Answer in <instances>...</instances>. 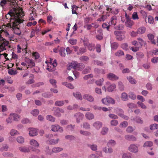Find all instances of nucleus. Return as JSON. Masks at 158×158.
Here are the masks:
<instances>
[{
  "label": "nucleus",
  "mask_w": 158,
  "mask_h": 158,
  "mask_svg": "<svg viewBox=\"0 0 158 158\" xmlns=\"http://www.w3.org/2000/svg\"><path fill=\"white\" fill-rule=\"evenodd\" d=\"M15 16L14 15L11 16L12 19H11V23H12V27L11 29L16 34L19 35L21 34V31L20 28V24L24 21L22 18H18L17 15Z\"/></svg>",
  "instance_id": "1"
},
{
  "label": "nucleus",
  "mask_w": 158,
  "mask_h": 158,
  "mask_svg": "<svg viewBox=\"0 0 158 158\" xmlns=\"http://www.w3.org/2000/svg\"><path fill=\"white\" fill-rule=\"evenodd\" d=\"M17 15L18 18H23L25 15L24 12L23 10V9L19 7L18 8H13V10H10L8 13L6 15V19L10 17V23L7 24V27H9L10 28H12V23H11V19H12L11 16L14 15L16 17L15 15Z\"/></svg>",
  "instance_id": "2"
},
{
  "label": "nucleus",
  "mask_w": 158,
  "mask_h": 158,
  "mask_svg": "<svg viewBox=\"0 0 158 158\" xmlns=\"http://www.w3.org/2000/svg\"><path fill=\"white\" fill-rule=\"evenodd\" d=\"M29 143L32 146L31 148L32 151L37 153H39L40 152V150L36 148L39 146V144L36 140L33 139H31L30 140Z\"/></svg>",
  "instance_id": "3"
},
{
  "label": "nucleus",
  "mask_w": 158,
  "mask_h": 158,
  "mask_svg": "<svg viewBox=\"0 0 158 158\" xmlns=\"http://www.w3.org/2000/svg\"><path fill=\"white\" fill-rule=\"evenodd\" d=\"M9 44V41L2 37L0 34V52L6 50V47Z\"/></svg>",
  "instance_id": "4"
},
{
  "label": "nucleus",
  "mask_w": 158,
  "mask_h": 158,
  "mask_svg": "<svg viewBox=\"0 0 158 158\" xmlns=\"http://www.w3.org/2000/svg\"><path fill=\"white\" fill-rule=\"evenodd\" d=\"M125 31H115L114 34L116 36V39L119 41H121L125 38Z\"/></svg>",
  "instance_id": "5"
},
{
  "label": "nucleus",
  "mask_w": 158,
  "mask_h": 158,
  "mask_svg": "<svg viewBox=\"0 0 158 158\" xmlns=\"http://www.w3.org/2000/svg\"><path fill=\"white\" fill-rule=\"evenodd\" d=\"M102 102L103 104L106 105H107L108 104H114L115 103L114 100L112 98L109 97L102 98Z\"/></svg>",
  "instance_id": "6"
},
{
  "label": "nucleus",
  "mask_w": 158,
  "mask_h": 158,
  "mask_svg": "<svg viewBox=\"0 0 158 158\" xmlns=\"http://www.w3.org/2000/svg\"><path fill=\"white\" fill-rule=\"evenodd\" d=\"M50 128L51 130L54 132L59 131L60 132H62L63 131V128L57 124L51 125Z\"/></svg>",
  "instance_id": "7"
},
{
  "label": "nucleus",
  "mask_w": 158,
  "mask_h": 158,
  "mask_svg": "<svg viewBox=\"0 0 158 158\" xmlns=\"http://www.w3.org/2000/svg\"><path fill=\"white\" fill-rule=\"evenodd\" d=\"M74 64H73L72 66L74 69L81 70L85 67L84 65L82 63L77 64L75 62H74Z\"/></svg>",
  "instance_id": "8"
},
{
  "label": "nucleus",
  "mask_w": 158,
  "mask_h": 158,
  "mask_svg": "<svg viewBox=\"0 0 158 158\" xmlns=\"http://www.w3.org/2000/svg\"><path fill=\"white\" fill-rule=\"evenodd\" d=\"M74 116L76 118V122L78 123H79L80 122L81 120L83 119L84 115L78 112L74 114Z\"/></svg>",
  "instance_id": "9"
},
{
  "label": "nucleus",
  "mask_w": 158,
  "mask_h": 158,
  "mask_svg": "<svg viewBox=\"0 0 158 158\" xmlns=\"http://www.w3.org/2000/svg\"><path fill=\"white\" fill-rule=\"evenodd\" d=\"M129 150L131 152L137 153L138 151V147L134 144H131L129 147Z\"/></svg>",
  "instance_id": "10"
},
{
  "label": "nucleus",
  "mask_w": 158,
  "mask_h": 158,
  "mask_svg": "<svg viewBox=\"0 0 158 158\" xmlns=\"http://www.w3.org/2000/svg\"><path fill=\"white\" fill-rule=\"evenodd\" d=\"M107 77L109 80H117L118 79V76L112 73H109L107 74Z\"/></svg>",
  "instance_id": "11"
},
{
  "label": "nucleus",
  "mask_w": 158,
  "mask_h": 158,
  "mask_svg": "<svg viewBox=\"0 0 158 158\" xmlns=\"http://www.w3.org/2000/svg\"><path fill=\"white\" fill-rule=\"evenodd\" d=\"M86 40H87V39H86V41H85V40H84V45L87 46L88 49L89 51H94L95 49L94 45L92 44H87L86 42Z\"/></svg>",
  "instance_id": "12"
},
{
  "label": "nucleus",
  "mask_w": 158,
  "mask_h": 158,
  "mask_svg": "<svg viewBox=\"0 0 158 158\" xmlns=\"http://www.w3.org/2000/svg\"><path fill=\"white\" fill-rule=\"evenodd\" d=\"M106 85H109L107 88V90L109 92H112L116 87L115 84H112L110 85V83L109 82H107L106 83Z\"/></svg>",
  "instance_id": "13"
},
{
  "label": "nucleus",
  "mask_w": 158,
  "mask_h": 158,
  "mask_svg": "<svg viewBox=\"0 0 158 158\" xmlns=\"http://www.w3.org/2000/svg\"><path fill=\"white\" fill-rule=\"evenodd\" d=\"M64 110L61 108H57L54 112V115L56 116L59 117L61 115V113H63Z\"/></svg>",
  "instance_id": "14"
},
{
  "label": "nucleus",
  "mask_w": 158,
  "mask_h": 158,
  "mask_svg": "<svg viewBox=\"0 0 158 158\" xmlns=\"http://www.w3.org/2000/svg\"><path fill=\"white\" fill-rule=\"evenodd\" d=\"M25 61L27 64L28 68H32L34 67L35 65V63L32 60H30L27 58L26 59Z\"/></svg>",
  "instance_id": "15"
},
{
  "label": "nucleus",
  "mask_w": 158,
  "mask_h": 158,
  "mask_svg": "<svg viewBox=\"0 0 158 158\" xmlns=\"http://www.w3.org/2000/svg\"><path fill=\"white\" fill-rule=\"evenodd\" d=\"M83 97L84 99H85L90 102H93L94 100L93 97L89 94H85L83 96Z\"/></svg>",
  "instance_id": "16"
},
{
  "label": "nucleus",
  "mask_w": 158,
  "mask_h": 158,
  "mask_svg": "<svg viewBox=\"0 0 158 158\" xmlns=\"http://www.w3.org/2000/svg\"><path fill=\"white\" fill-rule=\"evenodd\" d=\"M93 125L96 129L99 130L102 127V122L97 121L94 122Z\"/></svg>",
  "instance_id": "17"
},
{
  "label": "nucleus",
  "mask_w": 158,
  "mask_h": 158,
  "mask_svg": "<svg viewBox=\"0 0 158 158\" xmlns=\"http://www.w3.org/2000/svg\"><path fill=\"white\" fill-rule=\"evenodd\" d=\"M38 131L37 130L34 128L30 129L29 132V135L30 136H34L38 134Z\"/></svg>",
  "instance_id": "18"
},
{
  "label": "nucleus",
  "mask_w": 158,
  "mask_h": 158,
  "mask_svg": "<svg viewBox=\"0 0 158 158\" xmlns=\"http://www.w3.org/2000/svg\"><path fill=\"white\" fill-rule=\"evenodd\" d=\"M125 139L128 141H134L136 140V138L133 135H127L125 136Z\"/></svg>",
  "instance_id": "19"
},
{
  "label": "nucleus",
  "mask_w": 158,
  "mask_h": 158,
  "mask_svg": "<svg viewBox=\"0 0 158 158\" xmlns=\"http://www.w3.org/2000/svg\"><path fill=\"white\" fill-rule=\"evenodd\" d=\"M134 23L133 21L131 20L130 18H128L127 19H126V21L125 22L126 26L130 28L134 25Z\"/></svg>",
  "instance_id": "20"
},
{
  "label": "nucleus",
  "mask_w": 158,
  "mask_h": 158,
  "mask_svg": "<svg viewBox=\"0 0 158 158\" xmlns=\"http://www.w3.org/2000/svg\"><path fill=\"white\" fill-rule=\"evenodd\" d=\"M106 10L107 11L109 12H111V13L115 15L118 14L119 12L118 9L114 8L112 9L107 7L106 8Z\"/></svg>",
  "instance_id": "21"
},
{
  "label": "nucleus",
  "mask_w": 158,
  "mask_h": 158,
  "mask_svg": "<svg viewBox=\"0 0 158 158\" xmlns=\"http://www.w3.org/2000/svg\"><path fill=\"white\" fill-rule=\"evenodd\" d=\"M19 150L23 152H30L29 148L26 146H21L19 147Z\"/></svg>",
  "instance_id": "22"
},
{
  "label": "nucleus",
  "mask_w": 158,
  "mask_h": 158,
  "mask_svg": "<svg viewBox=\"0 0 158 158\" xmlns=\"http://www.w3.org/2000/svg\"><path fill=\"white\" fill-rule=\"evenodd\" d=\"M10 115L13 119V120L16 121L19 120L20 116L18 114L15 113H11L10 114Z\"/></svg>",
  "instance_id": "23"
},
{
  "label": "nucleus",
  "mask_w": 158,
  "mask_h": 158,
  "mask_svg": "<svg viewBox=\"0 0 158 158\" xmlns=\"http://www.w3.org/2000/svg\"><path fill=\"white\" fill-rule=\"evenodd\" d=\"M117 23V17L114 16L111 17L110 21V24L111 25L115 26Z\"/></svg>",
  "instance_id": "24"
},
{
  "label": "nucleus",
  "mask_w": 158,
  "mask_h": 158,
  "mask_svg": "<svg viewBox=\"0 0 158 158\" xmlns=\"http://www.w3.org/2000/svg\"><path fill=\"white\" fill-rule=\"evenodd\" d=\"M23 1V0H12V1L10 3V5L12 7L13 6L14 7V8H15V7L17 6H18V4L17 2H18V1ZM19 7L22 8L21 7H20L19 6L16 7V8H18Z\"/></svg>",
  "instance_id": "25"
},
{
  "label": "nucleus",
  "mask_w": 158,
  "mask_h": 158,
  "mask_svg": "<svg viewBox=\"0 0 158 158\" xmlns=\"http://www.w3.org/2000/svg\"><path fill=\"white\" fill-rule=\"evenodd\" d=\"M85 117L89 120L92 119L94 118V115L90 112H87L85 114Z\"/></svg>",
  "instance_id": "26"
},
{
  "label": "nucleus",
  "mask_w": 158,
  "mask_h": 158,
  "mask_svg": "<svg viewBox=\"0 0 158 158\" xmlns=\"http://www.w3.org/2000/svg\"><path fill=\"white\" fill-rule=\"evenodd\" d=\"M102 150L103 152L106 153H111L113 152V150L112 148H107L106 147L103 148Z\"/></svg>",
  "instance_id": "27"
},
{
  "label": "nucleus",
  "mask_w": 158,
  "mask_h": 158,
  "mask_svg": "<svg viewBox=\"0 0 158 158\" xmlns=\"http://www.w3.org/2000/svg\"><path fill=\"white\" fill-rule=\"evenodd\" d=\"M110 26V24L108 22L104 23L102 25V27L104 29H106L108 31L109 30Z\"/></svg>",
  "instance_id": "28"
},
{
  "label": "nucleus",
  "mask_w": 158,
  "mask_h": 158,
  "mask_svg": "<svg viewBox=\"0 0 158 158\" xmlns=\"http://www.w3.org/2000/svg\"><path fill=\"white\" fill-rule=\"evenodd\" d=\"M98 32L99 33V35H97L96 36V38L99 40H101L102 39V31L101 29H98Z\"/></svg>",
  "instance_id": "29"
},
{
  "label": "nucleus",
  "mask_w": 158,
  "mask_h": 158,
  "mask_svg": "<svg viewBox=\"0 0 158 158\" xmlns=\"http://www.w3.org/2000/svg\"><path fill=\"white\" fill-rule=\"evenodd\" d=\"M94 72L98 74H104L105 73V71L103 69H99L98 68H95L94 69Z\"/></svg>",
  "instance_id": "30"
},
{
  "label": "nucleus",
  "mask_w": 158,
  "mask_h": 158,
  "mask_svg": "<svg viewBox=\"0 0 158 158\" xmlns=\"http://www.w3.org/2000/svg\"><path fill=\"white\" fill-rule=\"evenodd\" d=\"M128 95L127 93L125 92L123 93L121 96V98L123 101H126L128 100Z\"/></svg>",
  "instance_id": "31"
},
{
  "label": "nucleus",
  "mask_w": 158,
  "mask_h": 158,
  "mask_svg": "<svg viewBox=\"0 0 158 158\" xmlns=\"http://www.w3.org/2000/svg\"><path fill=\"white\" fill-rule=\"evenodd\" d=\"M60 54L63 57H64L65 56L66 54L65 52V48L64 47H60L59 49Z\"/></svg>",
  "instance_id": "32"
},
{
  "label": "nucleus",
  "mask_w": 158,
  "mask_h": 158,
  "mask_svg": "<svg viewBox=\"0 0 158 158\" xmlns=\"http://www.w3.org/2000/svg\"><path fill=\"white\" fill-rule=\"evenodd\" d=\"M109 129L107 127H103L101 131V133L102 135H104L107 134L108 131Z\"/></svg>",
  "instance_id": "33"
},
{
  "label": "nucleus",
  "mask_w": 158,
  "mask_h": 158,
  "mask_svg": "<svg viewBox=\"0 0 158 158\" xmlns=\"http://www.w3.org/2000/svg\"><path fill=\"white\" fill-rule=\"evenodd\" d=\"M59 140V139H51L48 141L47 142L50 144L54 145L57 143Z\"/></svg>",
  "instance_id": "34"
},
{
  "label": "nucleus",
  "mask_w": 158,
  "mask_h": 158,
  "mask_svg": "<svg viewBox=\"0 0 158 158\" xmlns=\"http://www.w3.org/2000/svg\"><path fill=\"white\" fill-rule=\"evenodd\" d=\"M63 150V148L60 147H54L52 150V153H53L59 152Z\"/></svg>",
  "instance_id": "35"
},
{
  "label": "nucleus",
  "mask_w": 158,
  "mask_h": 158,
  "mask_svg": "<svg viewBox=\"0 0 158 158\" xmlns=\"http://www.w3.org/2000/svg\"><path fill=\"white\" fill-rule=\"evenodd\" d=\"M62 84L65 86L66 87L70 89H73L74 88V86L70 83L66 82H63Z\"/></svg>",
  "instance_id": "36"
},
{
  "label": "nucleus",
  "mask_w": 158,
  "mask_h": 158,
  "mask_svg": "<svg viewBox=\"0 0 158 158\" xmlns=\"http://www.w3.org/2000/svg\"><path fill=\"white\" fill-rule=\"evenodd\" d=\"M146 31V28L144 27H140L137 30L138 34H141L144 33Z\"/></svg>",
  "instance_id": "37"
},
{
  "label": "nucleus",
  "mask_w": 158,
  "mask_h": 158,
  "mask_svg": "<svg viewBox=\"0 0 158 158\" xmlns=\"http://www.w3.org/2000/svg\"><path fill=\"white\" fill-rule=\"evenodd\" d=\"M107 18V15H103L101 16V17L98 18L97 21L100 22L104 21Z\"/></svg>",
  "instance_id": "38"
},
{
  "label": "nucleus",
  "mask_w": 158,
  "mask_h": 158,
  "mask_svg": "<svg viewBox=\"0 0 158 158\" xmlns=\"http://www.w3.org/2000/svg\"><path fill=\"white\" fill-rule=\"evenodd\" d=\"M64 104V101H57L55 103V106H63Z\"/></svg>",
  "instance_id": "39"
},
{
  "label": "nucleus",
  "mask_w": 158,
  "mask_h": 158,
  "mask_svg": "<svg viewBox=\"0 0 158 158\" xmlns=\"http://www.w3.org/2000/svg\"><path fill=\"white\" fill-rule=\"evenodd\" d=\"M73 96L76 98L80 100H82V99L81 97V94L78 92H77L76 93H73Z\"/></svg>",
  "instance_id": "40"
},
{
  "label": "nucleus",
  "mask_w": 158,
  "mask_h": 158,
  "mask_svg": "<svg viewBox=\"0 0 158 158\" xmlns=\"http://www.w3.org/2000/svg\"><path fill=\"white\" fill-rule=\"evenodd\" d=\"M86 49L85 48H80L79 49V51L77 52V54L78 55H80L81 54H82L86 52Z\"/></svg>",
  "instance_id": "41"
},
{
  "label": "nucleus",
  "mask_w": 158,
  "mask_h": 158,
  "mask_svg": "<svg viewBox=\"0 0 158 158\" xmlns=\"http://www.w3.org/2000/svg\"><path fill=\"white\" fill-rule=\"evenodd\" d=\"M127 106L129 108L130 110H131L132 111V109L136 107V105L134 103H128L127 105Z\"/></svg>",
  "instance_id": "42"
},
{
  "label": "nucleus",
  "mask_w": 158,
  "mask_h": 158,
  "mask_svg": "<svg viewBox=\"0 0 158 158\" xmlns=\"http://www.w3.org/2000/svg\"><path fill=\"white\" fill-rule=\"evenodd\" d=\"M118 43L116 42H113L111 44V47L113 50H116L118 47Z\"/></svg>",
  "instance_id": "43"
},
{
  "label": "nucleus",
  "mask_w": 158,
  "mask_h": 158,
  "mask_svg": "<svg viewBox=\"0 0 158 158\" xmlns=\"http://www.w3.org/2000/svg\"><path fill=\"white\" fill-rule=\"evenodd\" d=\"M12 1V0H2L0 3V6L3 7L5 5L6 3L7 2H10V4Z\"/></svg>",
  "instance_id": "44"
},
{
  "label": "nucleus",
  "mask_w": 158,
  "mask_h": 158,
  "mask_svg": "<svg viewBox=\"0 0 158 158\" xmlns=\"http://www.w3.org/2000/svg\"><path fill=\"white\" fill-rule=\"evenodd\" d=\"M88 147L94 151H95L97 149V146L95 144H89Z\"/></svg>",
  "instance_id": "45"
},
{
  "label": "nucleus",
  "mask_w": 158,
  "mask_h": 158,
  "mask_svg": "<svg viewBox=\"0 0 158 158\" xmlns=\"http://www.w3.org/2000/svg\"><path fill=\"white\" fill-rule=\"evenodd\" d=\"M131 119L132 121H135L138 123H142L143 122L141 118L139 117H136L135 118H131Z\"/></svg>",
  "instance_id": "46"
},
{
  "label": "nucleus",
  "mask_w": 158,
  "mask_h": 158,
  "mask_svg": "<svg viewBox=\"0 0 158 158\" xmlns=\"http://www.w3.org/2000/svg\"><path fill=\"white\" fill-rule=\"evenodd\" d=\"M153 145V143L152 141H148L146 142L144 145L143 147H151Z\"/></svg>",
  "instance_id": "47"
},
{
  "label": "nucleus",
  "mask_w": 158,
  "mask_h": 158,
  "mask_svg": "<svg viewBox=\"0 0 158 158\" xmlns=\"http://www.w3.org/2000/svg\"><path fill=\"white\" fill-rule=\"evenodd\" d=\"M46 118L47 120H49L51 122H54L55 120V118L51 115H48L46 116Z\"/></svg>",
  "instance_id": "48"
},
{
  "label": "nucleus",
  "mask_w": 158,
  "mask_h": 158,
  "mask_svg": "<svg viewBox=\"0 0 158 158\" xmlns=\"http://www.w3.org/2000/svg\"><path fill=\"white\" fill-rule=\"evenodd\" d=\"M104 80L103 78L97 80L95 81L96 84L98 86H101Z\"/></svg>",
  "instance_id": "49"
},
{
  "label": "nucleus",
  "mask_w": 158,
  "mask_h": 158,
  "mask_svg": "<svg viewBox=\"0 0 158 158\" xmlns=\"http://www.w3.org/2000/svg\"><path fill=\"white\" fill-rule=\"evenodd\" d=\"M150 127L151 130L158 129V124L154 123L151 124L150 125Z\"/></svg>",
  "instance_id": "50"
},
{
  "label": "nucleus",
  "mask_w": 158,
  "mask_h": 158,
  "mask_svg": "<svg viewBox=\"0 0 158 158\" xmlns=\"http://www.w3.org/2000/svg\"><path fill=\"white\" fill-rule=\"evenodd\" d=\"M72 13L73 14H76L77 15V13L76 12V10L78 7L75 5H73L72 7Z\"/></svg>",
  "instance_id": "51"
},
{
  "label": "nucleus",
  "mask_w": 158,
  "mask_h": 158,
  "mask_svg": "<svg viewBox=\"0 0 158 158\" xmlns=\"http://www.w3.org/2000/svg\"><path fill=\"white\" fill-rule=\"evenodd\" d=\"M16 140L18 142L21 144L23 143L24 142V138L22 136L18 137Z\"/></svg>",
  "instance_id": "52"
},
{
  "label": "nucleus",
  "mask_w": 158,
  "mask_h": 158,
  "mask_svg": "<svg viewBox=\"0 0 158 158\" xmlns=\"http://www.w3.org/2000/svg\"><path fill=\"white\" fill-rule=\"evenodd\" d=\"M137 104L139 107H141L143 109H146L147 108L146 106L143 102L138 101L137 102Z\"/></svg>",
  "instance_id": "53"
},
{
  "label": "nucleus",
  "mask_w": 158,
  "mask_h": 158,
  "mask_svg": "<svg viewBox=\"0 0 158 158\" xmlns=\"http://www.w3.org/2000/svg\"><path fill=\"white\" fill-rule=\"evenodd\" d=\"M80 133L81 134L85 136H89L91 134L90 132L86 131L81 130L80 131Z\"/></svg>",
  "instance_id": "54"
},
{
  "label": "nucleus",
  "mask_w": 158,
  "mask_h": 158,
  "mask_svg": "<svg viewBox=\"0 0 158 158\" xmlns=\"http://www.w3.org/2000/svg\"><path fill=\"white\" fill-rule=\"evenodd\" d=\"M128 96L131 99L134 100L136 98V95L132 92H130L129 93Z\"/></svg>",
  "instance_id": "55"
},
{
  "label": "nucleus",
  "mask_w": 158,
  "mask_h": 158,
  "mask_svg": "<svg viewBox=\"0 0 158 158\" xmlns=\"http://www.w3.org/2000/svg\"><path fill=\"white\" fill-rule=\"evenodd\" d=\"M80 60L81 61H87L89 60V57L86 56H82L81 57Z\"/></svg>",
  "instance_id": "56"
},
{
  "label": "nucleus",
  "mask_w": 158,
  "mask_h": 158,
  "mask_svg": "<svg viewBox=\"0 0 158 158\" xmlns=\"http://www.w3.org/2000/svg\"><path fill=\"white\" fill-rule=\"evenodd\" d=\"M90 67L88 66L83 71L82 73L84 74L90 72Z\"/></svg>",
  "instance_id": "57"
},
{
  "label": "nucleus",
  "mask_w": 158,
  "mask_h": 158,
  "mask_svg": "<svg viewBox=\"0 0 158 158\" xmlns=\"http://www.w3.org/2000/svg\"><path fill=\"white\" fill-rule=\"evenodd\" d=\"M83 128L85 129H89L90 128V126L88 123L84 122L83 123Z\"/></svg>",
  "instance_id": "58"
},
{
  "label": "nucleus",
  "mask_w": 158,
  "mask_h": 158,
  "mask_svg": "<svg viewBox=\"0 0 158 158\" xmlns=\"http://www.w3.org/2000/svg\"><path fill=\"white\" fill-rule=\"evenodd\" d=\"M115 55L117 56H120L124 55V53L123 51L119 50L115 53Z\"/></svg>",
  "instance_id": "59"
},
{
  "label": "nucleus",
  "mask_w": 158,
  "mask_h": 158,
  "mask_svg": "<svg viewBox=\"0 0 158 158\" xmlns=\"http://www.w3.org/2000/svg\"><path fill=\"white\" fill-rule=\"evenodd\" d=\"M65 137L66 139L70 140H74L75 139V137L72 135H67L65 136Z\"/></svg>",
  "instance_id": "60"
},
{
  "label": "nucleus",
  "mask_w": 158,
  "mask_h": 158,
  "mask_svg": "<svg viewBox=\"0 0 158 158\" xmlns=\"http://www.w3.org/2000/svg\"><path fill=\"white\" fill-rule=\"evenodd\" d=\"M3 155L5 157H12L13 156V154L10 153V152H4L2 153Z\"/></svg>",
  "instance_id": "61"
},
{
  "label": "nucleus",
  "mask_w": 158,
  "mask_h": 158,
  "mask_svg": "<svg viewBox=\"0 0 158 158\" xmlns=\"http://www.w3.org/2000/svg\"><path fill=\"white\" fill-rule=\"evenodd\" d=\"M50 83L53 85L54 87H56V80L53 79H51L49 81Z\"/></svg>",
  "instance_id": "62"
},
{
  "label": "nucleus",
  "mask_w": 158,
  "mask_h": 158,
  "mask_svg": "<svg viewBox=\"0 0 158 158\" xmlns=\"http://www.w3.org/2000/svg\"><path fill=\"white\" fill-rule=\"evenodd\" d=\"M135 129V127H133L131 126H129L127 128L126 131L128 133L132 132Z\"/></svg>",
  "instance_id": "63"
},
{
  "label": "nucleus",
  "mask_w": 158,
  "mask_h": 158,
  "mask_svg": "<svg viewBox=\"0 0 158 158\" xmlns=\"http://www.w3.org/2000/svg\"><path fill=\"white\" fill-rule=\"evenodd\" d=\"M13 120V119L10 114L8 118L6 119V122L7 124H10L12 123Z\"/></svg>",
  "instance_id": "64"
}]
</instances>
